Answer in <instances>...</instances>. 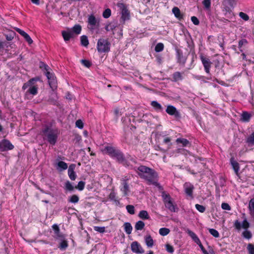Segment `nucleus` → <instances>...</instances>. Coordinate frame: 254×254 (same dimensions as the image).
<instances>
[{"mask_svg": "<svg viewBox=\"0 0 254 254\" xmlns=\"http://www.w3.org/2000/svg\"><path fill=\"white\" fill-rule=\"evenodd\" d=\"M145 226L144 223L142 221H138L136 222L134 228L136 230H142Z\"/></svg>", "mask_w": 254, "mask_h": 254, "instance_id": "nucleus-33", "label": "nucleus"}, {"mask_svg": "<svg viewBox=\"0 0 254 254\" xmlns=\"http://www.w3.org/2000/svg\"><path fill=\"white\" fill-rule=\"evenodd\" d=\"M239 15L241 19L246 21H248L250 19L248 15L243 12H240L239 13Z\"/></svg>", "mask_w": 254, "mask_h": 254, "instance_id": "nucleus-45", "label": "nucleus"}, {"mask_svg": "<svg viewBox=\"0 0 254 254\" xmlns=\"http://www.w3.org/2000/svg\"><path fill=\"white\" fill-rule=\"evenodd\" d=\"M166 251L171 254H173L174 252V249L173 246L169 244H166L165 245Z\"/></svg>", "mask_w": 254, "mask_h": 254, "instance_id": "nucleus-52", "label": "nucleus"}, {"mask_svg": "<svg viewBox=\"0 0 254 254\" xmlns=\"http://www.w3.org/2000/svg\"><path fill=\"white\" fill-rule=\"evenodd\" d=\"M252 117V115L248 112H243L241 115V120L244 122H248Z\"/></svg>", "mask_w": 254, "mask_h": 254, "instance_id": "nucleus-22", "label": "nucleus"}, {"mask_svg": "<svg viewBox=\"0 0 254 254\" xmlns=\"http://www.w3.org/2000/svg\"><path fill=\"white\" fill-rule=\"evenodd\" d=\"M62 35L65 41H69L72 37V34L70 32L63 31Z\"/></svg>", "mask_w": 254, "mask_h": 254, "instance_id": "nucleus-34", "label": "nucleus"}, {"mask_svg": "<svg viewBox=\"0 0 254 254\" xmlns=\"http://www.w3.org/2000/svg\"><path fill=\"white\" fill-rule=\"evenodd\" d=\"M197 245H198L199 246V247H200V248L201 249L202 253L204 254H208V253L205 250V249L204 248L203 246H202V245L201 244V242L200 241V243L199 244H196Z\"/></svg>", "mask_w": 254, "mask_h": 254, "instance_id": "nucleus-62", "label": "nucleus"}, {"mask_svg": "<svg viewBox=\"0 0 254 254\" xmlns=\"http://www.w3.org/2000/svg\"><path fill=\"white\" fill-rule=\"evenodd\" d=\"M79 199V197L77 195L74 194L69 197L68 201L71 203H76L78 202Z\"/></svg>", "mask_w": 254, "mask_h": 254, "instance_id": "nucleus-38", "label": "nucleus"}, {"mask_svg": "<svg viewBox=\"0 0 254 254\" xmlns=\"http://www.w3.org/2000/svg\"><path fill=\"white\" fill-rule=\"evenodd\" d=\"M14 146L7 139H2L0 141V151L1 152L12 150Z\"/></svg>", "mask_w": 254, "mask_h": 254, "instance_id": "nucleus-9", "label": "nucleus"}, {"mask_svg": "<svg viewBox=\"0 0 254 254\" xmlns=\"http://www.w3.org/2000/svg\"><path fill=\"white\" fill-rule=\"evenodd\" d=\"M191 20L192 21V22L195 25H197L199 24V20L198 19V18L195 17V16H192L191 17Z\"/></svg>", "mask_w": 254, "mask_h": 254, "instance_id": "nucleus-59", "label": "nucleus"}, {"mask_svg": "<svg viewBox=\"0 0 254 254\" xmlns=\"http://www.w3.org/2000/svg\"><path fill=\"white\" fill-rule=\"evenodd\" d=\"M14 35L15 33L13 31H11L9 33V34L6 35V39L8 41H11L13 39Z\"/></svg>", "mask_w": 254, "mask_h": 254, "instance_id": "nucleus-54", "label": "nucleus"}, {"mask_svg": "<svg viewBox=\"0 0 254 254\" xmlns=\"http://www.w3.org/2000/svg\"><path fill=\"white\" fill-rule=\"evenodd\" d=\"M246 142L249 146L254 145V132L251 133L246 139Z\"/></svg>", "mask_w": 254, "mask_h": 254, "instance_id": "nucleus-27", "label": "nucleus"}, {"mask_svg": "<svg viewBox=\"0 0 254 254\" xmlns=\"http://www.w3.org/2000/svg\"><path fill=\"white\" fill-rule=\"evenodd\" d=\"M176 142L177 143H181L183 145V146L185 147L187 146L188 145H189L190 142L188 140H187L186 138H178L176 140Z\"/></svg>", "mask_w": 254, "mask_h": 254, "instance_id": "nucleus-29", "label": "nucleus"}, {"mask_svg": "<svg viewBox=\"0 0 254 254\" xmlns=\"http://www.w3.org/2000/svg\"><path fill=\"white\" fill-rule=\"evenodd\" d=\"M131 251L136 254H143L144 250L141 245L136 241L133 242L131 244Z\"/></svg>", "mask_w": 254, "mask_h": 254, "instance_id": "nucleus-12", "label": "nucleus"}, {"mask_svg": "<svg viewBox=\"0 0 254 254\" xmlns=\"http://www.w3.org/2000/svg\"><path fill=\"white\" fill-rule=\"evenodd\" d=\"M42 132L50 144L54 145L56 144L59 134L58 129L46 126L42 129Z\"/></svg>", "mask_w": 254, "mask_h": 254, "instance_id": "nucleus-3", "label": "nucleus"}, {"mask_svg": "<svg viewBox=\"0 0 254 254\" xmlns=\"http://www.w3.org/2000/svg\"><path fill=\"white\" fill-rule=\"evenodd\" d=\"M74 188V187L73 186V185L71 184V183L69 181H67L65 182V189L66 190L71 191L73 190Z\"/></svg>", "mask_w": 254, "mask_h": 254, "instance_id": "nucleus-40", "label": "nucleus"}, {"mask_svg": "<svg viewBox=\"0 0 254 254\" xmlns=\"http://www.w3.org/2000/svg\"><path fill=\"white\" fill-rule=\"evenodd\" d=\"M136 172L140 178L146 181L148 184L157 186L158 174L153 169L145 166L141 165L137 167Z\"/></svg>", "mask_w": 254, "mask_h": 254, "instance_id": "nucleus-1", "label": "nucleus"}, {"mask_svg": "<svg viewBox=\"0 0 254 254\" xmlns=\"http://www.w3.org/2000/svg\"><path fill=\"white\" fill-rule=\"evenodd\" d=\"M61 241L59 248L61 250H64L68 247V244L66 241L65 240V238L64 236V239L60 240Z\"/></svg>", "mask_w": 254, "mask_h": 254, "instance_id": "nucleus-31", "label": "nucleus"}, {"mask_svg": "<svg viewBox=\"0 0 254 254\" xmlns=\"http://www.w3.org/2000/svg\"><path fill=\"white\" fill-rule=\"evenodd\" d=\"M186 232L191 238V239L196 244L200 243V241L199 239L193 232H192L190 229H187Z\"/></svg>", "mask_w": 254, "mask_h": 254, "instance_id": "nucleus-19", "label": "nucleus"}, {"mask_svg": "<svg viewBox=\"0 0 254 254\" xmlns=\"http://www.w3.org/2000/svg\"><path fill=\"white\" fill-rule=\"evenodd\" d=\"M243 220L242 222L238 220H236L234 222V227L238 231L242 228L245 229V230L242 233V236L246 239H250L252 237V234L250 231L248 230L250 224L246 217L245 213L243 214Z\"/></svg>", "mask_w": 254, "mask_h": 254, "instance_id": "nucleus-2", "label": "nucleus"}, {"mask_svg": "<svg viewBox=\"0 0 254 254\" xmlns=\"http://www.w3.org/2000/svg\"><path fill=\"white\" fill-rule=\"evenodd\" d=\"M118 149L111 146H106L102 149L103 153L107 154L111 157H113Z\"/></svg>", "mask_w": 254, "mask_h": 254, "instance_id": "nucleus-14", "label": "nucleus"}, {"mask_svg": "<svg viewBox=\"0 0 254 254\" xmlns=\"http://www.w3.org/2000/svg\"><path fill=\"white\" fill-rule=\"evenodd\" d=\"M247 43V40L245 39H243L242 40H241L239 42V48H241L243 45L246 44Z\"/></svg>", "mask_w": 254, "mask_h": 254, "instance_id": "nucleus-60", "label": "nucleus"}, {"mask_svg": "<svg viewBox=\"0 0 254 254\" xmlns=\"http://www.w3.org/2000/svg\"><path fill=\"white\" fill-rule=\"evenodd\" d=\"M202 4L206 9H209L211 6V0H203Z\"/></svg>", "mask_w": 254, "mask_h": 254, "instance_id": "nucleus-48", "label": "nucleus"}, {"mask_svg": "<svg viewBox=\"0 0 254 254\" xmlns=\"http://www.w3.org/2000/svg\"><path fill=\"white\" fill-rule=\"evenodd\" d=\"M124 229L127 234H130L132 232V227L130 223L126 222L124 224Z\"/></svg>", "mask_w": 254, "mask_h": 254, "instance_id": "nucleus-32", "label": "nucleus"}, {"mask_svg": "<svg viewBox=\"0 0 254 254\" xmlns=\"http://www.w3.org/2000/svg\"><path fill=\"white\" fill-rule=\"evenodd\" d=\"M81 31V26L79 25H75L72 28V31L73 33L76 34H79L80 33Z\"/></svg>", "mask_w": 254, "mask_h": 254, "instance_id": "nucleus-37", "label": "nucleus"}, {"mask_svg": "<svg viewBox=\"0 0 254 254\" xmlns=\"http://www.w3.org/2000/svg\"><path fill=\"white\" fill-rule=\"evenodd\" d=\"M113 158L116 159L118 162L122 163L124 165L127 166L129 165L127 160L125 159L123 154L119 150H117Z\"/></svg>", "mask_w": 254, "mask_h": 254, "instance_id": "nucleus-11", "label": "nucleus"}, {"mask_svg": "<svg viewBox=\"0 0 254 254\" xmlns=\"http://www.w3.org/2000/svg\"><path fill=\"white\" fill-rule=\"evenodd\" d=\"M118 6L121 10V20L123 22L128 20L130 18V13L127 6L123 3H118Z\"/></svg>", "mask_w": 254, "mask_h": 254, "instance_id": "nucleus-7", "label": "nucleus"}, {"mask_svg": "<svg viewBox=\"0 0 254 254\" xmlns=\"http://www.w3.org/2000/svg\"><path fill=\"white\" fill-rule=\"evenodd\" d=\"M194 78L196 79H197V80H202L204 82H206L205 80H204V79L205 78V77H204V76H202V75H194Z\"/></svg>", "mask_w": 254, "mask_h": 254, "instance_id": "nucleus-63", "label": "nucleus"}, {"mask_svg": "<svg viewBox=\"0 0 254 254\" xmlns=\"http://www.w3.org/2000/svg\"><path fill=\"white\" fill-rule=\"evenodd\" d=\"M85 183L83 181H80L78 182L77 185L76 187H75V188L78 189L79 190H82L84 187H85Z\"/></svg>", "mask_w": 254, "mask_h": 254, "instance_id": "nucleus-46", "label": "nucleus"}, {"mask_svg": "<svg viewBox=\"0 0 254 254\" xmlns=\"http://www.w3.org/2000/svg\"><path fill=\"white\" fill-rule=\"evenodd\" d=\"M97 49L100 53L108 52L110 49V43L107 40L100 39L97 42Z\"/></svg>", "mask_w": 254, "mask_h": 254, "instance_id": "nucleus-6", "label": "nucleus"}, {"mask_svg": "<svg viewBox=\"0 0 254 254\" xmlns=\"http://www.w3.org/2000/svg\"><path fill=\"white\" fill-rule=\"evenodd\" d=\"M75 167L76 166L74 164H72L69 165L68 169V175L70 180L72 181L75 180L76 178V175L74 172Z\"/></svg>", "mask_w": 254, "mask_h": 254, "instance_id": "nucleus-16", "label": "nucleus"}, {"mask_svg": "<svg viewBox=\"0 0 254 254\" xmlns=\"http://www.w3.org/2000/svg\"><path fill=\"white\" fill-rule=\"evenodd\" d=\"M126 209L130 214L133 215L135 213L134 207L132 205H127Z\"/></svg>", "mask_w": 254, "mask_h": 254, "instance_id": "nucleus-41", "label": "nucleus"}, {"mask_svg": "<svg viewBox=\"0 0 254 254\" xmlns=\"http://www.w3.org/2000/svg\"><path fill=\"white\" fill-rule=\"evenodd\" d=\"M145 242L147 246L151 248L154 245V241L150 235H148L145 237Z\"/></svg>", "mask_w": 254, "mask_h": 254, "instance_id": "nucleus-26", "label": "nucleus"}, {"mask_svg": "<svg viewBox=\"0 0 254 254\" xmlns=\"http://www.w3.org/2000/svg\"><path fill=\"white\" fill-rule=\"evenodd\" d=\"M39 80L38 78H33L30 79L28 82L25 83L23 86L22 89L25 90L29 88L27 92L30 94L35 95L38 93V86L35 84V82Z\"/></svg>", "mask_w": 254, "mask_h": 254, "instance_id": "nucleus-4", "label": "nucleus"}, {"mask_svg": "<svg viewBox=\"0 0 254 254\" xmlns=\"http://www.w3.org/2000/svg\"><path fill=\"white\" fill-rule=\"evenodd\" d=\"M75 126L77 127L82 129L84 127V124L81 120H78L75 122Z\"/></svg>", "mask_w": 254, "mask_h": 254, "instance_id": "nucleus-53", "label": "nucleus"}, {"mask_svg": "<svg viewBox=\"0 0 254 254\" xmlns=\"http://www.w3.org/2000/svg\"><path fill=\"white\" fill-rule=\"evenodd\" d=\"M221 207L224 210H230L231 207L227 203L223 202L221 204Z\"/></svg>", "mask_w": 254, "mask_h": 254, "instance_id": "nucleus-57", "label": "nucleus"}, {"mask_svg": "<svg viewBox=\"0 0 254 254\" xmlns=\"http://www.w3.org/2000/svg\"><path fill=\"white\" fill-rule=\"evenodd\" d=\"M178 62L180 63L185 64L186 61V59L183 57V54L181 53H178Z\"/></svg>", "mask_w": 254, "mask_h": 254, "instance_id": "nucleus-49", "label": "nucleus"}, {"mask_svg": "<svg viewBox=\"0 0 254 254\" xmlns=\"http://www.w3.org/2000/svg\"><path fill=\"white\" fill-rule=\"evenodd\" d=\"M88 28L91 30L98 28L99 26V21L93 15H90L88 18Z\"/></svg>", "mask_w": 254, "mask_h": 254, "instance_id": "nucleus-8", "label": "nucleus"}, {"mask_svg": "<svg viewBox=\"0 0 254 254\" xmlns=\"http://www.w3.org/2000/svg\"><path fill=\"white\" fill-rule=\"evenodd\" d=\"M200 59L203 64L205 72L207 73L210 72V68L212 63L208 58L204 57L203 55H200Z\"/></svg>", "mask_w": 254, "mask_h": 254, "instance_id": "nucleus-10", "label": "nucleus"}, {"mask_svg": "<svg viewBox=\"0 0 254 254\" xmlns=\"http://www.w3.org/2000/svg\"><path fill=\"white\" fill-rule=\"evenodd\" d=\"M46 76L48 79L50 80L49 81V84L51 86L52 85H54L56 83L55 77L52 73H50V72H47L46 73Z\"/></svg>", "mask_w": 254, "mask_h": 254, "instance_id": "nucleus-30", "label": "nucleus"}, {"mask_svg": "<svg viewBox=\"0 0 254 254\" xmlns=\"http://www.w3.org/2000/svg\"><path fill=\"white\" fill-rule=\"evenodd\" d=\"M186 193L189 196L192 197L193 186L190 183H186L184 186Z\"/></svg>", "mask_w": 254, "mask_h": 254, "instance_id": "nucleus-15", "label": "nucleus"}, {"mask_svg": "<svg viewBox=\"0 0 254 254\" xmlns=\"http://www.w3.org/2000/svg\"><path fill=\"white\" fill-rule=\"evenodd\" d=\"M115 27L114 25H113L112 24H110L109 25H107L105 29L107 31H110L111 29H113Z\"/></svg>", "mask_w": 254, "mask_h": 254, "instance_id": "nucleus-64", "label": "nucleus"}, {"mask_svg": "<svg viewBox=\"0 0 254 254\" xmlns=\"http://www.w3.org/2000/svg\"><path fill=\"white\" fill-rule=\"evenodd\" d=\"M209 232L215 238H218L219 237V233L216 230L214 229H209Z\"/></svg>", "mask_w": 254, "mask_h": 254, "instance_id": "nucleus-44", "label": "nucleus"}, {"mask_svg": "<svg viewBox=\"0 0 254 254\" xmlns=\"http://www.w3.org/2000/svg\"><path fill=\"white\" fill-rule=\"evenodd\" d=\"M14 29L18 33H19L23 37L26 34V33L24 32L23 30L18 28L15 27Z\"/></svg>", "mask_w": 254, "mask_h": 254, "instance_id": "nucleus-61", "label": "nucleus"}, {"mask_svg": "<svg viewBox=\"0 0 254 254\" xmlns=\"http://www.w3.org/2000/svg\"><path fill=\"white\" fill-rule=\"evenodd\" d=\"M111 10L110 8L106 9L103 13V16L105 18H109L111 16Z\"/></svg>", "mask_w": 254, "mask_h": 254, "instance_id": "nucleus-43", "label": "nucleus"}, {"mask_svg": "<svg viewBox=\"0 0 254 254\" xmlns=\"http://www.w3.org/2000/svg\"><path fill=\"white\" fill-rule=\"evenodd\" d=\"M122 185V187L121 188V190L123 192L125 196L127 195L129 191V186L127 181L125 180H123Z\"/></svg>", "mask_w": 254, "mask_h": 254, "instance_id": "nucleus-18", "label": "nucleus"}, {"mask_svg": "<svg viewBox=\"0 0 254 254\" xmlns=\"http://www.w3.org/2000/svg\"><path fill=\"white\" fill-rule=\"evenodd\" d=\"M170 230L169 229L167 228H161L159 230V233L160 235L165 236L169 234Z\"/></svg>", "mask_w": 254, "mask_h": 254, "instance_id": "nucleus-36", "label": "nucleus"}, {"mask_svg": "<svg viewBox=\"0 0 254 254\" xmlns=\"http://www.w3.org/2000/svg\"><path fill=\"white\" fill-rule=\"evenodd\" d=\"M93 229L95 231L100 233H103L105 232V227L94 226Z\"/></svg>", "mask_w": 254, "mask_h": 254, "instance_id": "nucleus-47", "label": "nucleus"}, {"mask_svg": "<svg viewBox=\"0 0 254 254\" xmlns=\"http://www.w3.org/2000/svg\"><path fill=\"white\" fill-rule=\"evenodd\" d=\"M230 162L235 173L237 174L240 169L239 163L236 161L233 158H231Z\"/></svg>", "mask_w": 254, "mask_h": 254, "instance_id": "nucleus-23", "label": "nucleus"}, {"mask_svg": "<svg viewBox=\"0 0 254 254\" xmlns=\"http://www.w3.org/2000/svg\"><path fill=\"white\" fill-rule=\"evenodd\" d=\"M164 49V45L162 43H158L155 47V50L156 52H160L162 51Z\"/></svg>", "mask_w": 254, "mask_h": 254, "instance_id": "nucleus-42", "label": "nucleus"}, {"mask_svg": "<svg viewBox=\"0 0 254 254\" xmlns=\"http://www.w3.org/2000/svg\"><path fill=\"white\" fill-rule=\"evenodd\" d=\"M162 196L165 207L171 212H176L178 209L176 205L173 203L172 198L171 197L170 195L165 192H163Z\"/></svg>", "mask_w": 254, "mask_h": 254, "instance_id": "nucleus-5", "label": "nucleus"}, {"mask_svg": "<svg viewBox=\"0 0 254 254\" xmlns=\"http://www.w3.org/2000/svg\"><path fill=\"white\" fill-rule=\"evenodd\" d=\"M196 209L200 212L203 213L205 210V207L201 205L196 204L195 205Z\"/></svg>", "mask_w": 254, "mask_h": 254, "instance_id": "nucleus-51", "label": "nucleus"}, {"mask_svg": "<svg viewBox=\"0 0 254 254\" xmlns=\"http://www.w3.org/2000/svg\"><path fill=\"white\" fill-rule=\"evenodd\" d=\"M109 198L110 200H114L115 201H117L116 195L115 192H111L109 194Z\"/></svg>", "mask_w": 254, "mask_h": 254, "instance_id": "nucleus-58", "label": "nucleus"}, {"mask_svg": "<svg viewBox=\"0 0 254 254\" xmlns=\"http://www.w3.org/2000/svg\"><path fill=\"white\" fill-rule=\"evenodd\" d=\"M151 105L154 110L157 112H161L163 110V107L160 104L156 101H153L151 102Z\"/></svg>", "mask_w": 254, "mask_h": 254, "instance_id": "nucleus-24", "label": "nucleus"}, {"mask_svg": "<svg viewBox=\"0 0 254 254\" xmlns=\"http://www.w3.org/2000/svg\"><path fill=\"white\" fill-rule=\"evenodd\" d=\"M166 112L170 115L174 116L176 118L180 117V114L177 109L173 106L168 105L167 107Z\"/></svg>", "mask_w": 254, "mask_h": 254, "instance_id": "nucleus-13", "label": "nucleus"}, {"mask_svg": "<svg viewBox=\"0 0 254 254\" xmlns=\"http://www.w3.org/2000/svg\"><path fill=\"white\" fill-rule=\"evenodd\" d=\"M248 208L251 216L254 218V198L250 200Z\"/></svg>", "mask_w": 254, "mask_h": 254, "instance_id": "nucleus-25", "label": "nucleus"}, {"mask_svg": "<svg viewBox=\"0 0 254 254\" xmlns=\"http://www.w3.org/2000/svg\"><path fill=\"white\" fill-rule=\"evenodd\" d=\"M67 164L62 161H59L57 164V169L60 172L67 169Z\"/></svg>", "mask_w": 254, "mask_h": 254, "instance_id": "nucleus-21", "label": "nucleus"}, {"mask_svg": "<svg viewBox=\"0 0 254 254\" xmlns=\"http://www.w3.org/2000/svg\"><path fill=\"white\" fill-rule=\"evenodd\" d=\"M172 12L175 16L179 20H181L183 18V15L181 13L180 9L178 7H173Z\"/></svg>", "mask_w": 254, "mask_h": 254, "instance_id": "nucleus-20", "label": "nucleus"}, {"mask_svg": "<svg viewBox=\"0 0 254 254\" xmlns=\"http://www.w3.org/2000/svg\"><path fill=\"white\" fill-rule=\"evenodd\" d=\"M23 37L29 44H31L33 43V40L27 33H26Z\"/></svg>", "mask_w": 254, "mask_h": 254, "instance_id": "nucleus-56", "label": "nucleus"}, {"mask_svg": "<svg viewBox=\"0 0 254 254\" xmlns=\"http://www.w3.org/2000/svg\"><path fill=\"white\" fill-rule=\"evenodd\" d=\"M54 232L55 237L57 239L62 240L64 239V235L60 233V228L57 224H54L52 226Z\"/></svg>", "mask_w": 254, "mask_h": 254, "instance_id": "nucleus-17", "label": "nucleus"}, {"mask_svg": "<svg viewBox=\"0 0 254 254\" xmlns=\"http://www.w3.org/2000/svg\"><path fill=\"white\" fill-rule=\"evenodd\" d=\"M138 216L140 218L144 220H147L150 218L149 215L146 210H141L138 214Z\"/></svg>", "mask_w": 254, "mask_h": 254, "instance_id": "nucleus-28", "label": "nucleus"}, {"mask_svg": "<svg viewBox=\"0 0 254 254\" xmlns=\"http://www.w3.org/2000/svg\"><path fill=\"white\" fill-rule=\"evenodd\" d=\"M81 62L83 65H84L85 67H89L91 65V63L89 61L86 60H82L81 61Z\"/></svg>", "mask_w": 254, "mask_h": 254, "instance_id": "nucleus-55", "label": "nucleus"}, {"mask_svg": "<svg viewBox=\"0 0 254 254\" xmlns=\"http://www.w3.org/2000/svg\"><path fill=\"white\" fill-rule=\"evenodd\" d=\"M247 250L249 254H254V245L249 244L247 246Z\"/></svg>", "mask_w": 254, "mask_h": 254, "instance_id": "nucleus-50", "label": "nucleus"}, {"mask_svg": "<svg viewBox=\"0 0 254 254\" xmlns=\"http://www.w3.org/2000/svg\"><path fill=\"white\" fill-rule=\"evenodd\" d=\"M81 44L84 47H87L89 44L88 38L85 35H82L80 37Z\"/></svg>", "mask_w": 254, "mask_h": 254, "instance_id": "nucleus-35", "label": "nucleus"}, {"mask_svg": "<svg viewBox=\"0 0 254 254\" xmlns=\"http://www.w3.org/2000/svg\"><path fill=\"white\" fill-rule=\"evenodd\" d=\"M173 78L174 81H177L182 79V76L180 72H176L173 74Z\"/></svg>", "mask_w": 254, "mask_h": 254, "instance_id": "nucleus-39", "label": "nucleus"}]
</instances>
